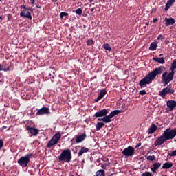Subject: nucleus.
<instances>
[{
    "instance_id": "obj_41",
    "label": "nucleus",
    "mask_w": 176,
    "mask_h": 176,
    "mask_svg": "<svg viewBox=\"0 0 176 176\" xmlns=\"http://www.w3.org/2000/svg\"><path fill=\"white\" fill-rule=\"evenodd\" d=\"M26 10H30V12H32V8H31V7H27L26 8Z\"/></svg>"
},
{
    "instance_id": "obj_44",
    "label": "nucleus",
    "mask_w": 176,
    "mask_h": 176,
    "mask_svg": "<svg viewBox=\"0 0 176 176\" xmlns=\"http://www.w3.org/2000/svg\"><path fill=\"white\" fill-rule=\"evenodd\" d=\"M101 167H102V168H104V169L105 170V168H107V165L102 164V165L101 166Z\"/></svg>"
},
{
    "instance_id": "obj_10",
    "label": "nucleus",
    "mask_w": 176,
    "mask_h": 176,
    "mask_svg": "<svg viewBox=\"0 0 176 176\" xmlns=\"http://www.w3.org/2000/svg\"><path fill=\"white\" fill-rule=\"evenodd\" d=\"M166 105H167V107H168V110L169 111H171L176 107V101L173 100H168L167 102H166Z\"/></svg>"
},
{
    "instance_id": "obj_20",
    "label": "nucleus",
    "mask_w": 176,
    "mask_h": 176,
    "mask_svg": "<svg viewBox=\"0 0 176 176\" xmlns=\"http://www.w3.org/2000/svg\"><path fill=\"white\" fill-rule=\"evenodd\" d=\"M89 152V148L85 147H82L80 151L78 153V156H82L83 153H87Z\"/></svg>"
},
{
    "instance_id": "obj_33",
    "label": "nucleus",
    "mask_w": 176,
    "mask_h": 176,
    "mask_svg": "<svg viewBox=\"0 0 176 176\" xmlns=\"http://www.w3.org/2000/svg\"><path fill=\"white\" fill-rule=\"evenodd\" d=\"M142 176H153V175H152V173L151 172H145L142 174Z\"/></svg>"
},
{
    "instance_id": "obj_8",
    "label": "nucleus",
    "mask_w": 176,
    "mask_h": 176,
    "mask_svg": "<svg viewBox=\"0 0 176 176\" xmlns=\"http://www.w3.org/2000/svg\"><path fill=\"white\" fill-rule=\"evenodd\" d=\"M175 91L170 87L164 88L161 91L159 92V96H162V98L166 97V94H174Z\"/></svg>"
},
{
    "instance_id": "obj_43",
    "label": "nucleus",
    "mask_w": 176,
    "mask_h": 176,
    "mask_svg": "<svg viewBox=\"0 0 176 176\" xmlns=\"http://www.w3.org/2000/svg\"><path fill=\"white\" fill-rule=\"evenodd\" d=\"M157 39H163V36L159 35Z\"/></svg>"
},
{
    "instance_id": "obj_3",
    "label": "nucleus",
    "mask_w": 176,
    "mask_h": 176,
    "mask_svg": "<svg viewBox=\"0 0 176 176\" xmlns=\"http://www.w3.org/2000/svg\"><path fill=\"white\" fill-rule=\"evenodd\" d=\"M58 160L60 162H65V163H69L72 160V154L70 149H65L60 153Z\"/></svg>"
},
{
    "instance_id": "obj_23",
    "label": "nucleus",
    "mask_w": 176,
    "mask_h": 176,
    "mask_svg": "<svg viewBox=\"0 0 176 176\" xmlns=\"http://www.w3.org/2000/svg\"><path fill=\"white\" fill-rule=\"evenodd\" d=\"M153 60L154 61H156V63H159L160 64H164V58H153Z\"/></svg>"
},
{
    "instance_id": "obj_21",
    "label": "nucleus",
    "mask_w": 176,
    "mask_h": 176,
    "mask_svg": "<svg viewBox=\"0 0 176 176\" xmlns=\"http://www.w3.org/2000/svg\"><path fill=\"white\" fill-rule=\"evenodd\" d=\"M171 167H173V163H171V162H166L162 166V168L164 170H167L168 168H171Z\"/></svg>"
},
{
    "instance_id": "obj_15",
    "label": "nucleus",
    "mask_w": 176,
    "mask_h": 176,
    "mask_svg": "<svg viewBox=\"0 0 176 176\" xmlns=\"http://www.w3.org/2000/svg\"><path fill=\"white\" fill-rule=\"evenodd\" d=\"M86 137H87L86 133H83L82 135L77 136L76 138V142L77 144H79V143L82 142V141H85V140L86 139Z\"/></svg>"
},
{
    "instance_id": "obj_35",
    "label": "nucleus",
    "mask_w": 176,
    "mask_h": 176,
    "mask_svg": "<svg viewBox=\"0 0 176 176\" xmlns=\"http://www.w3.org/2000/svg\"><path fill=\"white\" fill-rule=\"evenodd\" d=\"M0 71H9V67L6 68V69H3V66H2V65H0Z\"/></svg>"
},
{
    "instance_id": "obj_2",
    "label": "nucleus",
    "mask_w": 176,
    "mask_h": 176,
    "mask_svg": "<svg viewBox=\"0 0 176 176\" xmlns=\"http://www.w3.org/2000/svg\"><path fill=\"white\" fill-rule=\"evenodd\" d=\"M173 138H175V129H167L164 131L163 134L155 140L154 145L155 146H160V145H163V144H164L166 141H168L169 140H173Z\"/></svg>"
},
{
    "instance_id": "obj_32",
    "label": "nucleus",
    "mask_w": 176,
    "mask_h": 176,
    "mask_svg": "<svg viewBox=\"0 0 176 176\" xmlns=\"http://www.w3.org/2000/svg\"><path fill=\"white\" fill-rule=\"evenodd\" d=\"M93 43H94V41L92 39H89L87 41V45L88 46H91V45H93Z\"/></svg>"
},
{
    "instance_id": "obj_51",
    "label": "nucleus",
    "mask_w": 176,
    "mask_h": 176,
    "mask_svg": "<svg viewBox=\"0 0 176 176\" xmlns=\"http://www.w3.org/2000/svg\"><path fill=\"white\" fill-rule=\"evenodd\" d=\"M71 176H74V175H72Z\"/></svg>"
},
{
    "instance_id": "obj_30",
    "label": "nucleus",
    "mask_w": 176,
    "mask_h": 176,
    "mask_svg": "<svg viewBox=\"0 0 176 176\" xmlns=\"http://www.w3.org/2000/svg\"><path fill=\"white\" fill-rule=\"evenodd\" d=\"M147 160H150V162H153V160H156V157H155V155H149L147 157Z\"/></svg>"
},
{
    "instance_id": "obj_47",
    "label": "nucleus",
    "mask_w": 176,
    "mask_h": 176,
    "mask_svg": "<svg viewBox=\"0 0 176 176\" xmlns=\"http://www.w3.org/2000/svg\"><path fill=\"white\" fill-rule=\"evenodd\" d=\"M146 25H149V23H146Z\"/></svg>"
},
{
    "instance_id": "obj_6",
    "label": "nucleus",
    "mask_w": 176,
    "mask_h": 176,
    "mask_svg": "<svg viewBox=\"0 0 176 176\" xmlns=\"http://www.w3.org/2000/svg\"><path fill=\"white\" fill-rule=\"evenodd\" d=\"M122 153L125 157V158L127 159V157H131L132 156H134V153H135V149H134L133 146H129L124 148L122 151Z\"/></svg>"
},
{
    "instance_id": "obj_25",
    "label": "nucleus",
    "mask_w": 176,
    "mask_h": 176,
    "mask_svg": "<svg viewBox=\"0 0 176 176\" xmlns=\"http://www.w3.org/2000/svg\"><path fill=\"white\" fill-rule=\"evenodd\" d=\"M103 122L104 123H111V122H112V120L109 116H104L103 117Z\"/></svg>"
},
{
    "instance_id": "obj_46",
    "label": "nucleus",
    "mask_w": 176,
    "mask_h": 176,
    "mask_svg": "<svg viewBox=\"0 0 176 176\" xmlns=\"http://www.w3.org/2000/svg\"><path fill=\"white\" fill-rule=\"evenodd\" d=\"M140 146H141V143H139L138 145L135 146V148H140Z\"/></svg>"
},
{
    "instance_id": "obj_49",
    "label": "nucleus",
    "mask_w": 176,
    "mask_h": 176,
    "mask_svg": "<svg viewBox=\"0 0 176 176\" xmlns=\"http://www.w3.org/2000/svg\"><path fill=\"white\" fill-rule=\"evenodd\" d=\"M93 1H94V0H89V2H93Z\"/></svg>"
},
{
    "instance_id": "obj_39",
    "label": "nucleus",
    "mask_w": 176,
    "mask_h": 176,
    "mask_svg": "<svg viewBox=\"0 0 176 176\" xmlns=\"http://www.w3.org/2000/svg\"><path fill=\"white\" fill-rule=\"evenodd\" d=\"M21 9H24V10H27V7H25V6H24V5H22L21 6Z\"/></svg>"
},
{
    "instance_id": "obj_48",
    "label": "nucleus",
    "mask_w": 176,
    "mask_h": 176,
    "mask_svg": "<svg viewBox=\"0 0 176 176\" xmlns=\"http://www.w3.org/2000/svg\"><path fill=\"white\" fill-rule=\"evenodd\" d=\"M175 136H176V128L175 129Z\"/></svg>"
},
{
    "instance_id": "obj_13",
    "label": "nucleus",
    "mask_w": 176,
    "mask_h": 176,
    "mask_svg": "<svg viewBox=\"0 0 176 176\" xmlns=\"http://www.w3.org/2000/svg\"><path fill=\"white\" fill-rule=\"evenodd\" d=\"M108 115V111L105 109L101 110L100 111L96 112L94 115L96 118H102V116H106Z\"/></svg>"
},
{
    "instance_id": "obj_19",
    "label": "nucleus",
    "mask_w": 176,
    "mask_h": 176,
    "mask_svg": "<svg viewBox=\"0 0 176 176\" xmlns=\"http://www.w3.org/2000/svg\"><path fill=\"white\" fill-rule=\"evenodd\" d=\"M156 130H157V126L155 124H152L148 129V134H153Z\"/></svg>"
},
{
    "instance_id": "obj_9",
    "label": "nucleus",
    "mask_w": 176,
    "mask_h": 176,
    "mask_svg": "<svg viewBox=\"0 0 176 176\" xmlns=\"http://www.w3.org/2000/svg\"><path fill=\"white\" fill-rule=\"evenodd\" d=\"M28 131H29L30 134H31V137L34 135V137H36L38 134H39V129L31 126L27 127Z\"/></svg>"
},
{
    "instance_id": "obj_50",
    "label": "nucleus",
    "mask_w": 176,
    "mask_h": 176,
    "mask_svg": "<svg viewBox=\"0 0 176 176\" xmlns=\"http://www.w3.org/2000/svg\"><path fill=\"white\" fill-rule=\"evenodd\" d=\"M1 19H2V16H0V20H1Z\"/></svg>"
},
{
    "instance_id": "obj_4",
    "label": "nucleus",
    "mask_w": 176,
    "mask_h": 176,
    "mask_svg": "<svg viewBox=\"0 0 176 176\" xmlns=\"http://www.w3.org/2000/svg\"><path fill=\"white\" fill-rule=\"evenodd\" d=\"M175 74V72H170L168 73V72H165L162 74V80L164 82V86H167L168 83L171 82L173 78H174V74Z\"/></svg>"
},
{
    "instance_id": "obj_12",
    "label": "nucleus",
    "mask_w": 176,
    "mask_h": 176,
    "mask_svg": "<svg viewBox=\"0 0 176 176\" xmlns=\"http://www.w3.org/2000/svg\"><path fill=\"white\" fill-rule=\"evenodd\" d=\"M49 113H50V111L47 107H43L36 112V115L38 116L41 115H49Z\"/></svg>"
},
{
    "instance_id": "obj_45",
    "label": "nucleus",
    "mask_w": 176,
    "mask_h": 176,
    "mask_svg": "<svg viewBox=\"0 0 176 176\" xmlns=\"http://www.w3.org/2000/svg\"><path fill=\"white\" fill-rule=\"evenodd\" d=\"M30 3L32 5H34L35 3V0H30Z\"/></svg>"
},
{
    "instance_id": "obj_31",
    "label": "nucleus",
    "mask_w": 176,
    "mask_h": 176,
    "mask_svg": "<svg viewBox=\"0 0 176 176\" xmlns=\"http://www.w3.org/2000/svg\"><path fill=\"white\" fill-rule=\"evenodd\" d=\"M76 13L78 14V16H82V13H83V11L80 8H78L76 10Z\"/></svg>"
},
{
    "instance_id": "obj_37",
    "label": "nucleus",
    "mask_w": 176,
    "mask_h": 176,
    "mask_svg": "<svg viewBox=\"0 0 176 176\" xmlns=\"http://www.w3.org/2000/svg\"><path fill=\"white\" fill-rule=\"evenodd\" d=\"M140 94H141V96H145V94H146V91L145 90H142L140 91Z\"/></svg>"
},
{
    "instance_id": "obj_27",
    "label": "nucleus",
    "mask_w": 176,
    "mask_h": 176,
    "mask_svg": "<svg viewBox=\"0 0 176 176\" xmlns=\"http://www.w3.org/2000/svg\"><path fill=\"white\" fill-rule=\"evenodd\" d=\"M157 47V43L156 42H154V43H152L150 45V47H149V50H156V48Z\"/></svg>"
},
{
    "instance_id": "obj_17",
    "label": "nucleus",
    "mask_w": 176,
    "mask_h": 176,
    "mask_svg": "<svg viewBox=\"0 0 176 176\" xmlns=\"http://www.w3.org/2000/svg\"><path fill=\"white\" fill-rule=\"evenodd\" d=\"M106 94H107V91H105V89H102L100 91V94L96 100V102H98V101H100V100H102V98H104V96H105Z\"/></svg>"
},
{
    "instance_id": "obj_38",
    "label": "nucleus",
    "mask_w": 176,
    "mask_h": 176,
    "mask_svg": "<svg viewBox=\"0 0 176 176\" xmlns=\"http://www.w3.org/2000/svg\"><path fill=\"white\" fill-rule=\"evenodd\" d=\"M170 157H173V156H176V150L173 151L170 154Z\"/></svg>"
},
{
    "instance_id": "obj_7",
    "label": "nucleus",
    "mask_w": 176,
    "mask_h": 176,
    "mask_svg": "<svg viewBox=\"0 0 176 176\" xmlns=\"http://www.w3.org/2000/svg\"><path fill=\"white\" fill-rule=\"evenodd\" d=\"M61 139V133L55 134L50 141L47 143V148H52V146L57 144Z\"/></svg>"
},
{
    "instance_id": "obj_40",
    "label": "nucleus",
    "mask_w": 176,
    "mask_h": 176,
    "mask_svg": "<svg viewBox=\"0 0 176 176\" xmlns=\"http://www.w3.org/2000/svg\"><path fill=\"white\" fill-rule=\"evenodd\" d=\"M157 21H159V19H157V18H155L153 19V23H157Z\"/></svg>"
},
{
    "instance_id": "obj_24",
    "label": "nucleus",
    "mask_w": 176,
    "mask_h": 176,
    "mask_svg": "<svg viewBox=\"0 0 176 176\" xmlns=\"http://www.w3.org/2000/svg\"><path fill=\"white\" fill-rule=\"evenodd\" d=\"M103 126H105V124H104L103 122H97L96 125V131L101 130V128L103 127Z\"/></svg>"
},
{
    "instance_id": "obj_16",
    "label": "nucleus",
    "mask_w": 176,
    "mask_h": 176,
    "mask_svg": "<svg viewBox=\"0 0 176 176\" xmlns=\"http://www.w3.org/2000/svg\"><path fill=\"white\" fill-rule=\"evenodd\" d=\"M165 25L166 27H168V25H173L175 23V21L173 18H165Z\"/></svg>"
},
{
    "instance_id": "obj_52",
    "label": "nucleus",
    "mask_w": 176,
    "mask_h": 176,
    "mask_svg": "<svg viewBox=\"0 0 176 176\" xmlns=\"http://www.w3.org/2000/svg\"><path fill=\"white\" fill-rule=\"evenodd\" d=\"M1 0H0V2H1Z\"/></svg>"
},
{
    "instance_id": "obj_28",
    "label": "nucleus",
    "mask_w": 176,
    "mask_h": 176,
    "mask_svg": "<svg viewBox=\"0 0 176 176\" xmlns=\"http://www.w3.org/2000/svg\"><path fill=\"white\" fill-rule=\"evenodd\" d=\"M102 47L104 50H108V52H111V50H112V48H111V45L109 43L103 44Z\"/></svg>"
},
{
    "instance_id": "obj_42",
    "label": "nucleus",
    "mask_w": 176,
    "mask_h": 176,
    "mask_svg": "<svg viewBox=\"0 0 176 176\" xmlns=\"http://www.w3.org/2000/svg\"><path fill=\"white\" fill-rule=\"evenodd\" d=\"M98 120L99 122H104V118H98Z\"/></svg>"
},
{
    "instance_id": "obj_11",
    "label": "nucleus",
    "mask_w": 176,
    "mask_h": 176,
    "mask_svg": "<svg viewBox=\"0 0 176 176\" xmlns=\"http://www.w3.org/2000/svg\"><path fill=\"white\" fill-rule=\"evenodd\" d=\"M21 17H25L30 20H32V16H31V12L27 10H24L20 12Z\"/></svg>"
},
{
    "instance_id": "obj_26",
    "label": "nucleus",
    "mask_w": 176,
    "mask_h": 176,
    "mask_svg": "<svg viewBox=\"0 0 176 176\" xmlns=\"http://www.w3.org/2000/svg\"><path fill=\"white\" fill-rule=\"evenodd\" d=\"M94 176H105V171L102 169L98 170Z\"/></svg>"
},
{
    "instance_id": "obj_5",
    "label": "nucleus",
    "mask_w": 176,
    "mask_h": 176,
    "mask_svg": "<svg viewBox=\"0 0 176 176\" xmlns=\"http://www.w3.org/2000/svg\"><path fill=\"white\" fill-rule=\"evenodd\" d=\"M32 157V154L26 155L25 157H21L18 160V164L21 166V167H27L28 163H30V159Z\"/></svg>"
},
{
    "instance_id": "obj_29",
    "label": "nucleus",
    "mask_w": 176,
    "mask_h": 176,
    "mask_svg": "<svg viewBox=\"0 0 176 176\" xmlns=\"http://www.w3.org/2000/svg\"><path fill=\"white\" fill-rule=\"evenodd\" d=\"M174 69H176V60H174L170 66L171 72H174Z\"/></svg>"
},
{
    "instance_id": "obj_14",
    "label": "nucleus",
    "mask_w": 176,
    "mask_h": 176,
    "mask_svg": "<svg viewBox=\"0 0 176 176\" xmlns=\"http://www.w3.org/2000/svg\"><path fill=\"white\" fill-rule=\"evenodd\" d=\"M162 166L161 163L157 162L153 164V166L151 167V170L153 173H156L159 168H160Z\"/></svg>"
},
{
    "instance_id": "obj_34",
    "label": "nucleus",
    "mask_w": 176,
    "mask_h": 176,
    "mask_svg": "<svg viewBox=\"0 0 176 176\" xmlns=\"http://www.w3.org/2000/svg\"><path fill=\"white\" fill-rule=\"evenodd\" d=\"M67 16H68V13H67V12H63L60 13V18L61 19H63V17H65Z\"/></svg>"
},
{
    "instance_id": "obj_18",
    "label": "nucleus",
    "mask_w": 176,
    "mask_h": 176,
    "mask_svg": "<svg viewBox=\"0 0 176 176\" xmlns=\"http://www.w3.org/2000/svg\"><path fill=\"white\" fill-rule=\"evenodd\" d=\"M174 2H175V0H169L167 1L166 5L165 6V10H168L170 8V6H173L174 4Z\"/></svg>"
},
{
    "instance_id": "obj_22",
    "label": "nucleus",
    "mask_w": 176,
    "mask_h": 176,
    "mask_svg": "<svg viewBox=\"0 0 176 176\" xmlns=\"http://www.w3.org/2000/svg\"><path fill=\"white\" fill-rule=\"evenodd\" d=\"M119 113H120V110H115L109 113V117L112 119V118L116 116V115H119Z\"/></svg>"
},
{
    "instance_id": "obj_36",
    "label": "nucleus",
    "mask_w": 176,
    "mask_h": 176,
    "mask_svg": "<svg viewBox=\"0 0 176 176\" xmlns=\"http://www.w3.org/2000/svg\"><path fill=\"white\" fill-rule=\"evenodd\" d=\"M3 148V140H0V151Z\"/></svg>"
},
{
    "instance_id": "obj_1",
    "label": "nucleus",
    "mask_w": 176,
    "mask_h": 176,
    "mask_svg": "<svg viewBox=\"0 0 176 176\" xmlns=\"http://www.w3.org/2000/svg\"><path fill=\"white\" fill-rule=\"evenodd\" d=\"M164 71V67L161 66L160 67L155 68L153 72L148 74L143 79L140 81V86L141 89H144V87H146V85H149L152 83V80L157 76V75H160Z\"/></svg>"
}]
</instances>
